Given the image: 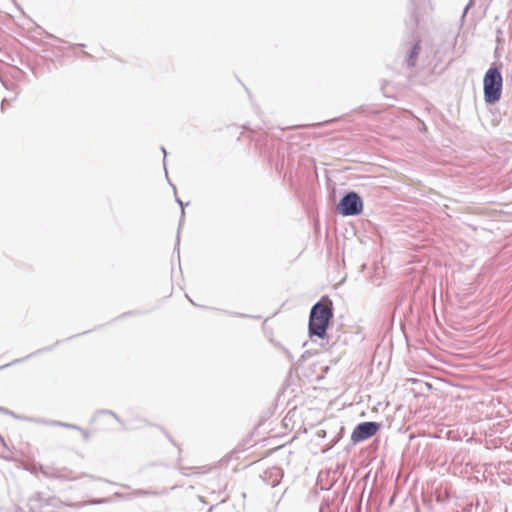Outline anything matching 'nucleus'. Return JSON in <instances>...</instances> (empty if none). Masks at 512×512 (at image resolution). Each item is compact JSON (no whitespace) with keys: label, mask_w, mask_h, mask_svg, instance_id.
<instances>
[{"label":"nucleus","mask_w":512,"mask_h":512,"mask_svg":"<svg viewBox=\"0 0 512 512\" xmlns=\"http://www.w3.org/2000/svg\"><path fill=\"white\" fill-rule=\"evenodd\" d=\"M333 317L332 301L329 297L324 296L316 303L310 312L309 317V334L324 338L326 336L327 327Z\"/></svg>","instance_id":"nucleus-1"},{"label":"nucleus","mask_w":512,"mask_h":512,"mask_svg":"<svg viewBox=\"0 0 512 512\" xmlns=\"http://www.w3.org/2000/svg\"><path fill=\"white\" fill-rule=\"evenodd\" d=\"M484 99L486 103L493 104L501 98L503 79L498 68L491 67L483 79Z\"/></svg>","instance_id":"nucleus-2"},{"label":"nucleus","mask_w":512,"mask_h":512,"mask_svg":"<svg viewBox=\"0 0 512 512\" xmlns=\"http://www.w3.org/2000/svg\"><path fill=\"white\" fill-rule=\"evenodd\" d=\"M362 208V200L354 192H350L344 196L338 205V209L343 215H357L361 213Z\"/></svg>","instance_id":"nucleus-3"},{"label":"nucleus","mask_w":512,"mask_h":512,"mask_svg":"<svg viewBox=\"0 0 512 512\" xmlns=\"http://www.w3.org/2000/svg\"><path fill=\"white\" fill-rule=\"evenodd\" d=\"M379 430V425L376 422H363L357 425L351 434V440L354 443L364 441L374 436Z\"/></svg>","instance_id":"nucleus-4"}]
</instances>
